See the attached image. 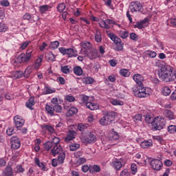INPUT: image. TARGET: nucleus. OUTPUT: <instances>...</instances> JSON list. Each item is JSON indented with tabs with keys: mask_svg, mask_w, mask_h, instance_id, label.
Listing matches in <instances>:
<instances>
[{
	"mask_svg": "<svg viewBox=\"0 0 176 176\" xmlns=\"http://www.w3.org/2000/svg\"><path fill=\"white\" fill-rule=\"evenodd\" d=\"M174 67L170 65H162L158 70L159 78H161L164 82H174Z\"/></svg>",
	"mask_w": 176,
	"mask_h": 176,
	"instance_id": "1",
	"label": "nucleus"
},
{
	"mask_svg": "<svg viewBox=\"0 0 176 176\" xmlns=\"http://www.w3.org/2000/svg\"><path fill=\"white\" fill-rule=\"evenodd\" d=\"M32 48H30L27 50L26 53H21L16 57L14 63L15 64H24L27 65L30 63L32 58Z\"/></svg>",
	"mask_w": 176,
	"mask_h": 176,
	"instance_id": "2",
	"label": "nucleus"
},
{
	"mask_svg": "<svg viewBox=\"0 0 176 176\" xmlns=\"http://www.w3.org/2000/svg\"><path fill=\"white\" fill-rule=\"evenodd\" d=\"M116 114L114 111L107 112L104 117L100 119L99 123L102 126H108L109 124H111L112 122L115 120V117Z\"/></svg>",
	"mask_w": 176,
	"mask_h": 176,
	"instance_id": "3",
	"label": "nucleus"
},
{
	"mask_svg": "<svg viewBox=\"0 0 176 176\" xmlns=\"http://www.w3.org/2000/svg\"><path fill=\"white\" fill-rule=\"evenodd\" d=\"M152 127L154 130H162L166 127V120L163 116L155 117L152 122Z\"/></svg>",
	"mask_w": 176,
	"mask_h": 176,
	"instance_id": "4",
	"label": "nucleus"
},
{
	"mask_svg": "<svg viewBox=\"0 0 176 176\" xmlns=\"http://www.w3.org/2000/svg\"><path fill=\"white\" fill-rule=\"evenodd\" d=\"M51 143L54 146V148L51 150V153H52L53 156H56V155H58L60 152H63V148L60 144V138L54 137L51 141Z\"/></svg>",
	"mask_w": 176,
	"mask_h": 176,
	"instance_id": "5",
	"label": "nucleus"
},
{
	"mask_svg": "<svg viewBox=\"0 0 176 176\" xmlns=\"http://www.w3.org/2000/svg\"><path fill=\"white\" fill-rule=\"evenodd\" d=\"M109 38L113 41V42L115 43L116 47H115V50L117 52H122L123 50V46L124 43H122V39L118 37L116 35L114 34H107Z\"/></svg>",
	"mask_w": 176,
	"mask_h": 176,
	"instance_id": "6",
	"label": "nucleus"
},
{
	"mask_svg": "<svg viewBox=\"0 0 176 176\" xmlns=\"http://www.w3.org/2000/svg\"><path fill=\"white\" fill-rule=\"evenodd\" d=\"M58 50L63 56H67L69 58L78 56V51L74 48L59 47Z\"/></svg>",
	"mask_w": 176,
	"mask_h": 176,
	"instance_id": "7",
	"label": "nucleus"
},
{
	"mask_svg": "<svg viewBox=\"0 0 176 176\" xmlns=\"http://www.w3.org/2000/svg\"><path fill=\"white\" fill-rule=\"evenodd\" d=\"M129 9L131 13H134V12H144V8L140 1L132 2L129 6Z\"/></svg>",
	"mask_w": 176,
	"mask_h": 176,
	"instance_id": "8",
	"label": "nucleus"
},
{
	"mask_svg": "<svg viewBox=\"0 0 176 176\" xmlns=\"http://www.w3.org/2000/svg\"><path fill=\"white\" fill-rule=\"evenodd\" d=\"M150 165L153 170L159 171L163 167V162L160 160H152Z\"/></svg>",
	"mask_w": 176,
	"mask_h": 176,
	"instance_id": "9",
	"label": "nucleus"
},
{
	"mask_svg": "<svg viewBox=\"0 0 176 176\" xmlns=\"http://www.w3.org/2000/svg\"><path fill=\"white\" fill-rule=\"evenodd\" d=\"M11 148L12 149H19L21 146V142L19 138L12 136L11 138Z\"/></svg>",
	"mask_w": 176,
	"mask_h": 176,
	"instance_id": "10",
	"label": "nucleus"
},
{
	"mask_svg": "<svg viewBox=\"0 0 176 176\" xmlns=\"http://www.w3.org/2000/svg\"><path fill=\"white\" fill-rule=\"evenodd\" d=\"M85 54L90 60H96L98 57V52L96 49L91 50L89 53H87V51H85Z\"/></svg>",
	"mask_w": 176,
	"mask_h": 176,
	"instance_id": "11",
	"label": "nucleus"
},
{
	"mask_svg": "<svg viewBox=\"0 0 176 176\" xmlns=\"http://www.w3.org/2000/svg\"><path fill=\"white\" fill-rule=\"evenodd\" d=\"M76 137V132L75 131H69L67 134V137L65 138V142L69 144L71 141L75 140Z\"/></svg>",
	"mask_w": 176,
	"mask_h": 176,
	"instance_id": "12",
	"label": "nucleus"
},
{
	"mask_svg": "<svg viewBox=\"0 0 176 176\" xmlns=\"http://www.w3.org/2000/svg\"><path fill=\"white\" fill-rule=\"evenodd\" d=\"M85 140L87 142V144H92V142H96V141H97V137L94 133H89L85 138Z\"/></svg>",
	"mask_w": 176,
	"mask_h": 176,
	"instance_id": "13",
	"label": "nucleus"
},
{
	"mask_svg": "<svg viewBox=\"0 0 176 176\" xmlns=\"http://www.w3.org/2000/svg\"><path fill=\"white\" fill-rule=\"evenodd\" d=\"M14 122L17 129H19V127H22V126H23L25 123L24 120L21 119L20 116H16L14 118Z\"/></svg>",
	"mask_w": 176,
	"mask_h": 176,
	"instance_id": "14",
	"label": "nucleus"
},
{
	"mask_svg": "<svg viewBox=\"0 0 176 176\" xmlns=\"http://www.w3.org/2000/svg\"><path fill=\"white\" fill-rule=\"evenodd\" d=\"M133 80L137 83L138 86L142 85V81H144V76H142L141 74H135L133 76Z\"/></svg>",
	"mask_w": 176,
	"mask_h": 176,
	"instance_id": "15",
	"label": "nucleus"
},
{
	"mask_svg": "<svg viewBox=\"0 0 176 176\" xmlns=\"http://www.w3.org/2000/svg\"><path fill=\"white\" fill-rule=\"evenodd\" d=\"M25 105L27 108H29V109H31V111H32L34 109L32 107L35 105V98L34 96L30 97L28 99V102H26Z\"/></svg>",
	"mask_w": 176,
	"mask_h": 176,
	"instance_id": "16",
	"label": "nucleus"
},
{
	"mask_svg": "<svg viewBox=\"0 0 176 176\" xmlns=\"http://www.w3.org/2000/svg\"><path fill=\"white\" fill-rule=\"evenodd\" d=\"M3 176H13V168L10 166H6L3 172Z\"/></svg>",
	"mask_w": 176,
	"mask_h": 176,
	"instance_id": "17",
	"label": "nucleus"
},
{
	"mask_svg": "<svg viewBox=\"0 0 176 176\" xmlns=\"http://www.w3.org/2000/svg\"><path fill=\"white\" fill-rule=\"evenodd\" d=\"M86 107L89 108L91 111H97L98 109V104L91 102H88L86 103Z\"/></svg>",
	"mask_w": 176,
	"mask_h": 176,
	"instance_id": "18",
	"label": "nucleus"
},
{
	"mask_svg": "<svg viewBox=\"0 0 176 176\" xmlns=\"http://www.w3.org/2000/svg\"><path fill=\"white\" fill-rule=\"evenodd\" d=\"M101 171V167L98 165H90V173L94 174V173H100Z\"/></svg>",
	"mask_w": 176,
	"mask_h": 176,
	"instance_id": "19",
	"label": "nucleus"
},
{
	"mask_svg": "<svg viewBox=\"0 0 176 176\" xmlns=\"http://www.w3.org/2000/svg\"><path fill=\"white\" fill-rule=\"evenodd\" d=\"M45 111H47L48 115H50V116H54V106L46 104Z\"/></svg>",
	"mask_w": 176,
	"mask_h": 176,
	"instance_id": "20",
	"label": "nucleus"
},
{
	"mask_svg": "<svg viewBox=\"0 0 176 176\" xmlns=\"http://www.w3.org/2000/svg\"><path fill=\"white\" fill-rule=\"evenodd\" d=\"M76 113H78V109L76 107H71L66 113V116L67 118H70V116H74V115H76Z\"/></svg>",
	"mask_w": 176,
	"mask_h": 176,
	"instance_id": "21",
	"label": "nucleus"
},
{
	"mask_svg": "<svg viewBox=\"0 0 176 176\" xmlns=\"http://www.w3.org/2000/svg\"><path fill=\"white\" fill-rule=\"evenodd\" d=\"M153 144H152V142H148V140H144L141 142L140 146L141 148H143V149H146L147 148H151Z\"/></svg>",
	"mask_w": 176,
	"mask_h": 176,
	"instance_id": "22",
	"label": "nucleus"
},
{
	"mask_svg": "<svg viewBox=\"0 0 176 176\" xmlns=\"http://www.w3.org/2000/svg\"><path fill=\"white\" fill-rule=\"evenodd\" d=\"M74 73L75 75H77V76H80L83 74V69L80 66H76L73 69Z\"/></svg>",
	"mask_w": 176,
	"mask_h": 176,
	"instance_id": "23",
	"label": "nucleus"
},
{
	"mask_svg": "<svg viewBox=\"0 0 176 176\" xmlns=\"http://www.w3.org/2000/svg\"><path fill=\"white\" fill-rule=\"evenodd\" d=\"M164 116H166V118H168V119H170V120L174 119V114L173 113V111L168 109H165L164 111Z\"/></svg>",
	"mask_w": 176,
	"mask_h": 176,
	"instance_id": "24",
	"label": "nucleus"
},
{
	"mask_svg": "<svg viewBox=\"0 0 176 176\" xmlns=\"http://www.w3.org/2000/svg\"><path fill=\"white\" fill-rule=\"evenodd\" d=\"M82 82L85 83V85H93V83H94V78L91 77H84L82 78Z\"/></svg>",
	"mask_w": 176,
	"mask_h": 176,
	"instance_id": "25",
	"label": "nucleus"
},
{
	"mask_svg": "<svg viewBox=\"0 0 176 176\" xmlns=\"http://www.w3.org/2000/svg\"><path fill=\"white\" fill-rule=\"evenodd\" d=\"M60 151L59 153V155L58 157V162L60 164H63V163H64V160H65V153Z\"/></svg>",
	"mask_w": 176,
	"mask_h": 176,
	"instance_id": "26",
	"label": "nucleus"
},
{
	"mask_svg": "<svg viewBox=\"0 0 176 176\" xmlns=\"http://www.w3.org/2000/svg\"><path fill=\"white\" fill-rule=\"evenodd\" d=\"M109 137L111 141H116V140H119V134L115 131L110 133Z\"/></svg>",
	"mask_w": 176,
	"mask_h": 176,
	"instance_id": "27",
	"label": "nucleus"
},
{
	"mask_svg": "<svg viewBox=\"0 0 176 176\" xmlns=\"http://www.w3.org/2000/svg\"><path fill=\"white\" fill-rule=\"evenodd\" d=\"M45 57L47 58L48 61H52V63L56 61V56H54V54L52 53V52H48Z\"/></svg>",
	"mask_w": 176,
	"mask_h": 176,
	"instance_id": "28",
	"label": "nucleus"
},
{
	"mask_svg": "<svg viewBox=\"0 0 176 176\" xmlns=\"http://www.w3.org/2000/svg\"><path fill=\"white\" fill-rule=\"evenodd\" d=\"M148 96H149V94L146 92V89L142 91H139L138 94H137V97H138V98H144L148 97Z\"/></svg>",
	"mask_w": 176,
	"mask_h": 176,
	"instance_id": "29",
	"label": "nucleus"
},
{
	"mask_svg": "<svg viewBox=\"0 0 176 176\" xmlns=\"http://www.w3.org/2000/svg\"><path fill=\"white\" fill-rule=\"evenodd\" d=\"M130 74H131L130 72L127 69H121L120 70V75H121V76H124L125 78H128Z\"/></svg>",
	"mask_w": 176,
	"mask_h": 176,
	"instance_id": "30",
	"label": "nucleus"
},
{
	"mask_svg": "<svg viewBox=\"0 0 176 176\" xmlns=\"http://www.w3.org/2000/svg\"><path fill=\"white\" fill-rule=\"evenodd\" d=\"M95 41L98 43H100V42H102V36H101V32L100 31L96 30V33L95 34Z\"/></svg>",
	"mask_w": 176,
	"mask_h": 176,
	"instance_id": "31",
	"label": "nucleus"
},
{
	"mask_svg": "<svg viewBox=\"0 0 176 176\" xmlns=\"http://www.w3.org/2000/svg\"><path fill=\"white\" fill-rule=\"evenodd\" d=\"M32 72V66H28L27 67V69L25 70V72L23 73L24 78H29L30 75H31Z\"/></svg>",
	"mask_w": 176,
	"mask_h": 176,
	"instance_id": "32",
	"label": "nucleus"
},
{
	"mask_svg": "<svg viewBox=\"0 0 176 176\" xmlns=\"http://www.w3.org/2000/svg\"><path fill=\"white\" fill-rule=\"evenodd\" d=\"M60 46V42L56 41L54 42H51L50 44V48L52 49V50H56Z\"/></svg>",
	"mask_w": 176,
	"mask_h": 176,
	"instance_id": "33",
	"label": "nucleus"
},
{
	"mask_svg": "<svg viewBox=\"0 0 176 176\" xmlns=\"http://www.w3.org/2000/svg\"><path fill=\"white\" fill-rule=\"evenodd\" d=\"M42 129L43 130H47V131H49V133H54V128H53V126L50 125L44 124L42 126Z\"/></svg>",
	"mask_w": 176,
	"mask_h": 176,
	"instance_id": "34",
	"label": "nucleus"
},
{
	"mask_svg": "<svg viewBox=\"0 0 176 176\" xmlns=\"http://www.w3.org/2000/svg\"><path fill=\"white\" fill-rule=\"evenodd\" d=\"M162 93L164 96H170V94H171V89L168 87H164Z\"/></svg>",
	"mask_w": 176,
	"mask_h": 176,
	"instance_id": "35",
	"label": "nucleus"
},
{
	"mask_svg": "<svg viewBox=\"0 0 176 176\" xmlns=\"http://www.w3.org/2000/svg\"><path fill=\"white\" fill-rule=\"evenodd\" d=\"M65 8H66L65 3H61L58 5L57 10L58 12H59V13H63V12H64V10H65Z\"/></svg>",
	"mask_w": 176,
	"mask_h": 176,
	"instance_id": "36",
	"label": "nucleus"
},
{
	"mask_svg": "<svg viewBox=\"0 0 176 176\" xmlns=\"http://www.w3.org/2000/svg\"><path fill=\"white\" fill-rule=\"evenodd\" d=\"M69 68H71V67H69V65L61 66L60 71L63 74H69V72H70Z\"/></svg>",
	"mask_w": 176,
	"mask_h": 176,
	"instance_id": "37",
	"label": "nucleus"
},
{
	"mask_svg": "<svg viewBox=\"0 0 176 176\" xmlns=\"http://www.w3.org/2000/svg\"><path fill=\"white\" fill-rule=\"evenodd\" d=\"M119 36H120V38H122V39H127V38L129 37V32L120 31Z\"/></svg>",
	"mask_w": 176,
	"mask_h": 176,
	"instance_id": "38",
	"label": "nucleus"
},
{
	"mask_svg": "<svg viewBox=\"0 0 176 176\" xmlns=\"http://www.w3.org/2000/svg\"><path fill=\"white\" fill-rule=\"evenodd\" d=\"M83 49H85V50H90V49H91V47H93V45H91V43H90V42H85L82 43V45Z\"/></svg>",
	"mask_w": 176,
	"mask_h": 176,
	"instance_id": "39",
	"label": "nucleus"
},
{
	"mask_svg": "<svg viewBox=\"0 0 176 176\" xmlns=\"http://www.w3.org/2000/svg\"><path fill=\"white\" fill-rule=\"evenodd\" d=\"M113 164L114 168H116L117 170H119L120 168H122V162H120V161H114Z\"/></svg>",
	"mask_w": 176,
	"mask_h": 176,
	"instance_id": "40",
	"label": "nucleus"
},
{
	"mask_svg": "<svg viewBox=\"0 0 176 176\" xmlns=\"http://www.w3.org/2000/svg\"><path fill=\"white\" fill-rule=\"evenodd\" d=\"M44 148L46 149V151H50V149H53L54 148V146H53V144L52 142H47L44 144Z\"/></svg>",
	"mask_w": 176,
	"mask_h": 176,
	"instance_id": "41",
	"label": "nucleus"
},
{
	"mask_svg": "<svg viewBox=\"0 0 176 176\" xmlns=\"http://www.w3.org/2000/svg\"><path fill=\"white\" fill-rule=\"evenodd\" d=\"M69 148H70V151L74 152L75 151H78V149H79V148H80V144H72L70 145Z\"/></svg>",
	"mask_w": 176,
	"mask_h": 176,
	"instance_id": "42",
	"label": "nucleus"
},
{
	"mask_svg": "<svg viewBox=\"0 0 176 176\" xmlns=\"http://www.w3.org/2000/svg\"><path fill=\"white\" fill-rule=\"evenodd\" d=\"M100 27L102 28H105L106 30H109L110 27L109 24H107V21H102L101 23H99Z\"/></svg>",
	"mask_w": 176,
	"mask_h": 176,
	"instance_id": "43",
	"label": "nucleus"
},
{
	"mask_svg": "<svg viewBox=\"0 0 176 176\" xmlns=\"http://www.w3.org/2000/svg\"><path fill=\"white\" fill-rule=\"evenodd\" d=\"M141 120H142V114H137L133 117V122H135V123H138V122H141Z\"/></svg>",
	"mask_w": 176,
	"mask_h": 176,
	"instance_id": "44",
	"label": "nucleus"
},
{
	"mask_svg": "<svg viewBox=\"0 0 176 176\" xmlns=\"http://www.w3.org/2000/svg\"><path fill=\"white\" fill-rule=\"evenodd\" d=\"M14 76L16 79H20L24 76V73L22 71H16L14 73Z\"/></svg>",
	"mask_w": 176,
	"mask_h": 176,
	"instance_id": "45",
	"label": "nucleus"
},
{
	"mask_svg": "<svg viewBox=\"0 0 176 176\" xmlns=\"http://www.w3.org/2000/svg\"><path fill=\"white\" fill-rule=\"evenodd\" d=\"M65 101H68L69 102H74L75 101V97L72 95H67L65 98Z\"/></svg>",
	"mask_w": 176,
	"mask_h": 176,
	"instance_id": "46",
	"label": "nucleus"
},
{
	"mask_svg": "<svg viewBox=\"0 0 176 176\" xmlns=\"http://www.w3.org/2000/svg\"><path fill=\"white\" fill-rule=\"evenodd\" d=\"M8 27L5 23H0V32H6Z\"/></svg>",
	"mask_w": 176,
	"mask_h": 176,
	"instance_id": "47",
	"label": "nucleus"
},
{
	"mask_svg": "<svg viewBox=\"0 0 176 176\" xmlns=\"http://www.w3.org/2000/svg\"><path fill=\"white\" fill-rule=\"evenodd\" d=\"M39 10L41 13H45V12H47V10H49V6L47 5L41 6H40Z\"/></svg>",
	"mask_w": 176,
	"mask_h": 176,
	"instance_id": "48",
	"label": "nucleus"
},
{
	"mask_svg": "<svg viewBox=\"0 0 176 176\" xmlns=\"http://www.w3.org/2000/svg\"><path fill=\"white\" fill-rule=\"evenodd\" d=\"M168 130L170 133V134H174L176 132V126L175 125H170L168 126Z\"/></svg>",
	"mask_w": 176,
	"mask_h": 176,
	"instance_id": "49",
	"label": "nucleus"
},
{
	"mask_svg": "<svg viewBox=\"0 0 176 176\" xmlns=\"http://www.w3.org/2000/svg\"><path fill=\"white\" fill-rule=\"evenodd\" d=\"M87 129V125L83 124H78V129L79 131H85Z\"/></svg>",
	"mask_w": 176,
	"mask_h": 176,
	"instance_id": "50",
	"label": "nucleus"
},
{
	"mask_svg": "<svg viewBox=\"0 0 176 176\" xmlns=\"http://www.w3.org/2000/svg\"><path fill=\"white\" fill-rule=\"evenodd\" d=\"M130 39H131V41H135V42H137V41H138V35H137V34L132 32L130 34Z\"/></svg>",
	"mask_w": 176,
	"mask_h": 176,
	"instance_id": "51",
	"label": "nucleus"
},
{
	"mask_svg": "<svg viewBox=\"0 0 176 176\" xmlns=\"http://www.w3.org/2000/svg\"><path fill=\"white\" fill-rule=\"evenodd\" d=\"M46 91L45 94H52V93H56V89L50 88V87H45Z\"/></svg>",
	"mask_w": 176,
	"mask_h": 176,
	"instance_id": "52",
	"label": "nucleus"
},
{
	"mask_svg": "<svg viewBox=\"0 0 176 176\" xmlns=\"http://www.w3.org/2000/svg\"><path fill=\"white\" fill-rule=\"evenodd\" d=\"M54 109L57 113H60L63 111V107L58 104L54 105Z\"/></svg>",
	"mask_w": 176,
	"mask_h": 176,
	"instance_id": "53",
	"label": "nucleus"
},
{
	"mask_svg": "<svg viewBox=\"0 0 176 176\" xmlns=\"http://www.w3.org/2000/svg\"><path fill=\"white\" fill-rule=\"evenodd\" d=\"M153 120H155V119H153V118L151 117V116H147L145 118V122L146 123H148V124H151V125H152V122H153Z\"/></svg>",
	"mask_w": 176,
	"mask_h": 176,
	"instance_id": "54",
	"label": "nucleus"
},
{
	"mask_svg": "<svg viewBox=\"0 0 176 176\" xmlns=\"http://www.w3.org/2000/svg\"><path fill=\"white\" fill-rule=\"evenodd\" d=\"M134 28H138L139 30H142L144 28L143 23L140 22H137L135 25H134Z\"/></svg>",
	"mask_w": 176,
	"mask_h": 176,
	"instance_id": "55",
	"label": "nucleus"
},
{
	"mask_svg": "<svg viewBox=\"0 0 176 176\" xmlns=\"http://www.w3.org/2000/svg\"><path fill=\"white\" fill-rule=\"evenodd\" d=\"M113 105H123V101L119 100H114L111 102Z\"/></svg>",
	"mask_w": 176,
	"mask_h": 176,
	"instance_id": "56",
	"label": "nucleus"
},
{
	"mask_svg": "<svg viewBox=\"0 0 176 176\" xmlns=\"http://www.w3.org/2000/svg\"><path fill=\"white\" fill-rule=\"evenodd\" d=\"M0 4L1 5V6H5L6 8L10 5V3H9V1L8 0H2L0 2Z\"/></svg>",
	"mask_w": 176,
	"mask_h": 176,
	"instance_id": "57",
	"label": "nucleus"
},
{
	"mask_svg": "<svg viewBox=\"0 0 176 176\" xmlns=\"http://www.w3.org/2000/svg\"><path fill=\"white\" fill-rule=\"evenodd\" d=\"M153 139L156 140V141L160 142V144H163V142H164V140H163V138H162L161 136H154Z\"/></svg>",
	"mask_w": 176,
	"mask_h": 176,
	"instance_id": "58",
	"label": "nucleus"
},
{
	"mask_svg": "<svg viewBox=\"0 0 176 176\" xmlns=\"http://www.w3.org/2000/svg\"><path fill=\"white\" fill-rule=\"evenodd\" d=\"M132 90L135 96L137 97V94H138L139 90H140V85H138L137 87H133L132 88Z\"/></svg>",
	"mask_w": 176,
	"mask_h": 176,
	"instance_id": "59",
	"label": "nucleus"
},
{
	"mask_svg": "<svg viewBox=\"0 0 176 176\" xmlns=\"http://www.w3.org/2000/svg\"><path fill=\"white\" fill-rule=\"evenodd\" d=\"M82 170L83 171V173H87V171L90 172V165L89 166L87 165H83L82 166Z\"/></svg>",
	"mask_w": 176,
	"mask_h": 176,
	"instance_id": "60",
	"label": "nucleus"
},
{
	"mask_svg": "<svg viewBox=\"0 0 176 176\" xmlns=\"http://www.w3.org/2000/svg\"><path fill=\"white\" fill-rule=\"evenodd\" d=\"M30 43H31V41H25V43H22L21 49L22 50H24L27 47V46L30 45Z\"/></svg>",
	"mask_w": 176,
	"mask_h": 176,
	"instance_id": "61",
	"label": "nucleus"
},
{
	"mask_svg": "<svg viewBox=\"0 0 176 176\" xmlns=\"http://www.w3.org/2000/svg\"><path fill=\"white\" fill-rule=\"evenodd\" d=\"M14 131V129L11 127V128H8L7 130H6V133L8 135H13V132Z\"/></svg>",
	"mask_w": 176,
	"mask_h": 176,
	"instance_id": "62",
	"label": "nucleus"
},
{
	"mask_svg": "<svg viewBox=\"0 0 176 176\" xmlns=\"http://www.w3.org/2000/svg\"><path fill=\"white\" fill-rule=\"evenodd\" d=\"M77 163L78 164H80V165L86 163V158L80 157L77 160Z\"/></svg>",
	"mask_w": 176,
	"mask_h": 176,
	"instance_id": "63",
	"label": "nucleus"
},
{
	"mask_svg": "<svg viewBox=\"0 0 176 176\" xmlns=\"http://www.w3.org/2000/svg\"><path fill=\"white\" fill-rule=\"evenodd\" d=\"M169 21L173 27L176 28V18H171L169 19Z\"/></svg>",
	"mask_w": 176,
	"mask_h": 176,
	"instance_id": "64",
	"label": "nucleus"
}]
</instances>
